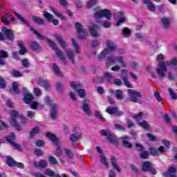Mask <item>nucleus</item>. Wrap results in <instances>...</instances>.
Instances as JSON below:
<instances>
[{
	"label": "nucleus",
	"mask_w": 177,
	"mask_h": 177,
	"mask_svg": "<svg viewBox=\"0 0 177 177\" xmlns=\"http://www.w3.org/2000/svg\"><path fill=\"white\" fill-rule=\"evenodd\" d=\"M39 133H41V129H39V127L36 126L32 129L29 133V135L30 138H34L35 135H39Z\"/></svg>",
	"instance_id": "nucleus-32"
},
{
	"label": "nucleus",
	"mask_w": 177,
	"mask_h": 177,
	"mask_svg": "<svg viewBox=\"0 0 177 177\" xmlns=\"http://www.w3.org/2000/svg\"><path fill=\"white\" fill-rule=\"evenodd\" d=\"M82 138V133H75L74 134H71L70 136V140L73 142V143H75L80 140Z\"/></svg>",
	"instance_id": "nucleus-26"
},
{
	"label": "nucleus",
	"mask_w": 177,
	"mask_h": 177,
	"mask_svg": "<svg viewBox=\"0 0 177 177\" xmlns=\"http://www.w3.org/2000/svg\"><path fill=\"white\" fill-rule=\"evenodd\" d=\"M142 171L149 172L151 175H157V170L153 168L151 162L149 161H145L142 162Z\"/></svg>",
	"instance_id": "nucleus-10"
},
{
	"label": "nucleus",
	"mask_w": 177,
	"mask_h": 177,
	"mask_svg": "<svg viewBox=\"0 0 177 177\" xmlns=\"http://www.w3.org/2000/svg\"><path fill=\"white\" fill-rule=\"evenodd\" d=\"M30 30L37 36V38L41 39V41H46L47 44L49 45L50 48L53 49V50H55L57 56L59 57L60 60H62L63 64L64 66H67V61H66V57L62 52L59 48H57V44L55 43L53 41L50 40L48 37L41 35V33L38 32L33 27H30Z\"/></svg>",
	"instance_id": "nucleus-1"
},
{
	"label": "nucleus",
	"mask_w": 177,
	"mask_h": 177,
	"mask_svg": "<svg viewBox=\"0 0 177 177\" xmlns=\"http://www.w3.org/2000/svg\"><path fill=\"white\" fill-rule=\"evenodd\" d=\"M12 77L14 78H20V77H23V73L19 71H13Z\"/></svg>",
	"instance_id": "nucleus-54"
},
{
	"label": "nucleus",
	"mask_w": 177,
	"mask_h": 177,
	"mask_svg": "<svg viewBox=\"0 0 177 177\" xmlns=\"http://www.w3.org/2000/svg\"><path fill=\"white\" fill-rule=\"evenodd\" d=\"M16 160L12 156L7 157V160L6 161V164L8 165V167H16Z\"/></svg>",
	"instance_id": "nucleus-34"
},
{
	"label": "nucleus",
	"mask_w": 177,
	"mask_h": 177,
	"mask_svg": "<svg viewBox=\"0 0 177 177\" xmlns=\"http://www.w3.org/2000/svg\"><path fill=\"white\" fill-rule=\"evenodd\" d=\"M167 66H171V62H159V68L156 69V73L160 80H165V73L168 71V68Z\"/></svg>",
	"instance_id": "nucleus-5"
},
{
	"label": "nucleus",
	"mask_w": 177,
	"mask_h": 177,
	"mask_svg": "<svg viewBox=\"0 0 177 177\" xmlns=\"http://www.w3.org/2000/svg\"><path fill=\"white\" fill-rule=\"evenodd\" d=\"M2 32H0V41H5L6 39L13 42L15 41V32L12 29L6 28V27L1 28Z\"/></svg>",
	"instance_id": "nucleus-4"
},
{
	"label": "nucleus",
	"mask_w": 177,
	"mask_h": 177,
	"mask_svg": "<svg viewBox=\"0 0 177 177\" xmlns=\"http://www.w3.org/2000/svg\"><path fill=\"white\" fill-rule=\"evenodd\" d=\"M96 150L100 153V158L102 164L106 167V168H109V162H107V158L104 156L103 151H102V148L100 147H97Z\"/></svg>",
	"instance_id": "nucleus-16"
},
{
	"label": "nucleus",
	"mask_w": 177,
	"mask_h": 177,
	"mask_svg": "<svg viewBox=\"0 0 177 177\" xmlns=\"http://www.w3.org/2000/svg\"><path fill=\"white\" fill-rule=\"evenodd\" d=\"M82 110L87 115H91V108L88 103L84 102L82 106Z\"/></svg>",
	"instance_id": "nucleus-36"
},
{
	"label": "nucleus",
	"mask_w": 177,
	"mask_h": 177,
	"mask_svg": "<svg viewBox=\"0 0 177 177\" xmlns=\"http://www.w3.org/2000/svg\"><path fill=\"white\" fill-rule=\"evenodd\" d=\"M116 60H118V62H119V63L121 64L122 67H125V66H127V64H125V62H124V58L122 56L116 57Z\"/></svg>",
	"instance_id": "nucleus-61"
},
{
	"label": "nucleus",
	"mask_w": 177,
	"mask_h": 177,
	"mask_svg": "<svg viewBox=\"0 0 177 177\" xmlns=\"http://www.w3.org/2000/svg\"><path fill=\"white\" fill-rule=\"evenodd\" d=\"M21 63L25 68H28L31 64H30V60L27 58L21 59Z\"/></svg>",
	"instance_id": "nucleus-44"
},
{
	"label": "nucleus",
	"mask_w": 177,
	"mask_h": 177,
	"mask_svg": "<svg viewBox=\"0 0 177 177\" xmlns=\"http://www.w3.org/2000/svg\"><path fill=\"white\" fill-rule=\"evenodd\" d=\"M116 57L114 55H111L106 58V64H115Z\"/></svg>",
	"instance_id": "nucleus-41"
},
{
	"label": "nucleus",
	"mask_w": 177,
	"mask_h": 177,
	"mask_svg": "<svg viewBox=\"0 0 177 177\" xmlns=\"http://www.w3.org/2000/svg\"><path fill=\"white\" fill-rule=\"evenodd\" d=\"M71 42L73 45L74 48L75 49L76 53H80V45H78V43H77V41L74 39H71Z\"/></svg>",
	"instance_id": "nucleus-47"
},
{
	"label": "nucleus",
	"mask_w": 177,
	"mask_h": 177,
	"mask_svg": "<svg viewBox=\"0 0 177 177\" xmlns=\"http://www.w3.org/2000/svg\"><path fill=\"white\" fill-rule=\"evenodd\" d=\"M27 117L28 118H30L31 120L35 118V112L31 111H28L27 112Z\"/></svg>",
	"instance_id": "nucleus-64"
},
{
	"label": "nucleus",
	"mask_w": 177,
	"mask_h": 177,
	"mask_svg": "<svg viewBox=\"0 0 177 177\" xmlns=\"http://www.w3.org/2000/svg\"><path fill=\"white\" fill-rule=\"evenodd\" d=\"M75 27L77 33V39H80V41L86 39L88 37V32L84 29V25L81 24L80 22H75Z\"/></svg>",
	"instance_id": "nucleus-7"
},
{
	"label": "nucleus",
	"mask_w": 177,
	"mask_h": 177,
	"mask_svg": "<svg viewBox=\"0 0 177 177\" xmlns=\"http://www.w3.org/2000/svg\"><path fill=\"white\" fill-rule=\"evenodd\" d=\"M34 165L37 168H46L48 167V162L45 159H41L38 163L35 162Z\"/></svg>",
	"instance_id": "nucleus-30"
},
{
	"label": "nucleus",
	"mask_w": 177,
	"mask_h": 177,
	"mask_svg": "<svg viewBox=\"0 0 177 177\" xmlns=\"http://www.w3.org/2000/svg\"><path fill=\"white\" fill-rule=\"evenodd\" d=\"M176 174H177V168L176 167H169L167 173L165 174V176L176 177Z\"/></svg>",
	"instance_id": "nucleus-23"
},
{
	"label": "nucleus",
	"mask_w": 177,
	"mask_h": 177,
	"mask_svg": "<svg viewBox=\"0 0 177 177\" xmlns=\"http://www.w3.org/2000/svg\"><path fill=\"white\" fill-rule=\"evenodd\" d=\"M169 93L171 97V99H173L174 100H176L177 99V95L176 93L174 92V90H172V88H169Z\"/></svg>",
	"instance_id": "nucleus-56"
},
{
	"label": "nucleus",
	"mask_w": 177,
	"mask_h": 177,
	"mask_svg": "<svg viewBox=\"0 0 177 177\" xmlns=\"http://www.w3.org/2000/svg\"><path fill=\"white\" fill-rule=\"evenodd\" d=\"M147 8L150 12H156L157 10V8L155 7L154 4L152 2L149 3L147 4Z\"/></svg>",
	"instance_id": "nucleus-51"
},
{
	"label": "nucleus",
	"mask_w": 177,
	"mask_h": 177,
	"mask_svg": "<svg viewBox=\"0 0 177 177\" xmlns=\"http://www.w3.org/2000/svg\"><path fill=\"white\" fill-rule=\"evenodd\" d=\"M30 47L33 52H37V53H39V52L42 50V46H41L38 41H32L30 44Z\"/></svg>",
	"instance_id": "nucleus-21"
},
{
	"label": "nucleus",
	"mask_w": 177,
	"mask_h": 177,
	"mask_svg": "<svg viewBox=\"0 0 177 177\" xmlns=\"http://www.w3.org/2000/svg\"><path fill=\"white\" fill-rule=\"evenodd\" d=\"M167 149L163 146H160L158 149H156L154 147L149 148V153L151 156L154 157H158L160 156V153H166Z\"/></svg>",
	"instance_id": "nucleus-14"
},
{
	"label": "nucleus",
	"mask_w": 177,
	"mask_h": 177,
	"mask_svg": "<svg viewBox=\"0 0 177 177\" xmlns=\"http://www.w3.org/2000/svg\"><path fill=\"white\" fill-rule=\"evenodd\" d=\"M32 20L34 23H36V24H39V26H45L46 24L45 20L41 18V17H38L37 15L32 16Z\"/></svg>",
	"instance_id": "nucleus-24"
},
{
	"label": "nucleus",
	"mask_w": 177,
	"mask_h": 177,
	"mask_svg": "<svg viewBox=\"0 0 177 177\" xmlns=\"http://www.w3.org/2000/svg\"><path fill=\"white\" fill-rule=\"evenodd\" d=\"M129 140V137L128 136H126L122 138V144L124 147H126L127 149H131L132 148V143L128 142Z\"/></svg>",
	"instance_id": "nucleus-25"
},
{
	"label": "nucleus",
	"mask_w": 177,
	"mask_h": 177,
	"mask_svg": "<svg viewBox=\"0 0 177 177\" xmlns=\"http://www.w3.org/2000/svg\"><path fill=\"white\" fill-rule=\"evenodd\" d=\"M50 10H51V12H53L54 13V15H55V16H57V17H60V19L62 20H67V18L66 17V16L62 15L61 13H59V12H57V10H56V8L50 6L49 7Z\"/></svg>",
	"instance_id": "nucleus-33"
},
{
	"label": "nucleus",
	"mask_w": 177,
	"mask_h": 177,
	"mask_svg": "<svg viewBox=\"0 0 177 177\" xmlns=\"http://www.w3.org/2000/svg\"><path fill=\"white\" fill-rule=\"evenodd\" d=\"M53 70L55 74L56 75H57V77H63V73L59 68V66H57V64H55V63L53 64Z\"/></svg>",
	"instance_id": "nucleus-35"
},
{
	"label": "nucleus",
	"mask_w": 177,
	"mask_h": 177,
	"mask_svg": "<svg viewBox=\"0 0 177 177\" xmlns=\"http://www.w3.org/2000/svg\"><path fill=\"white\" fill-rule=\"evenodd\" d=\"M106 44V48H104V50L98 55L99 60H104V59H106V56L109 55V50L110 52H115V50H117V48H118L117 44L111 40H107Z\"/></svg>",
	"instance_id": "nucleus-3"
},
{
	"label": "nucleus",
	"mask_w": 177,
	"mask_h": 177,
	"mask_svg": "<svg viewBox=\"0 0 177 177\" xmlns=\"http://www.w3.org/2000/svg\"><path fill=\"white\" fill-rule=\"evenodd\" d=\"M133 118L137 122H140L142 120H143V112H140L135 115Z\"/></svg>",
	"instance_id": "nucleus-42"
},
{
	"label": "nucleus",
	"mask_w": 177,
	"mask_h": 177,
	"mask_svg": "<svg viewBox=\"0 0 177 177\" xmlns=\"http://www.w3.org/2000/svg\"><path fill=\"white\" fill-rule=\"evenodd\" d=\"M66 56H68L69 60L72 62L73 64L75 63V60L74 59V53H73V51L71 50V49L67 50Z\"/></svg>",
	"instance_id": "nucleus-39"
},
{
	"label": "nucleus",
	"mask_w": 177,
	"mask_h": 177,
	"mask_svg": "<svg viewBox=\"0 0 177 177\" xmlns=\"http://www.w3.org/2000/svg\"><path fill=\"white\" fill-rule=\"evenodd\" d=\"M34 100V95L31 93H27L24 95V101L26 104H30Z\"/></svg>",
	"instance_id": "nucleus-31"
},
{
	"label": "nucleus",
	"mask_w": 177,
	"mask_h": 177,
	"mask_svg": "<svg viewBox=\"0 0 177 177\" xmlns=\"http://www.w3.org/2000/svg\"><path fill=\"white\" fill-rule=\"evenodd\" d=\"M122 80L124 85H126V86H127V88H132V85H131V83H129L128 76L122 77Z\"/></svg>",
	"instance_id": "nucleus-50"
},
{
	"label": "nucleus",
	"mask_w": 177,
	"mask_h": 177,
	"mask_svg": "<svg viewBox=\"0 0 177 177\" xmlns=\"http://www.w3.org/2000/svg\"><path fill=\"white\" fill-rule=\"evenodd\" d=\"M113 78L114 77L113 76V75H111V73H105L103 77H99L98 82H100V84H102L104 82V80H106V82H111Z\"/></svg>",
	"instance_id": "nucleus-18"
},
{
	"label": "nucleus",
	"mask_w": 177,
	"mask_h": 177,
	"mask_svg": "<svg viewBox=\"0 0 177 177\" xmlns=\"http://www.w3.org/2000/svg\"><path fill=\"white\" fill-rule=\"evenodd\" d=\"M54 37L57 41V42L59 44L60 46L65 49V48L67 46V44L66 43V41H64L62 37L59 35H55Z\"/></svg>",
	"instance_id": "nucleus-29"
},
{
	"label": "nucleus",
	"mask_w": 177,
	"mask_h": 177,
	"mask_svg": "<svg viewBox=\"0 0 177 177\" xmlns=\"http://www.w3.org/2000/svg\"><path fill=\"white\" fill-rule=\"evenodd\" d=\"M6 88V81H5V78H0V89H5Z\"/></svg>",
	"instance_id": "nucleus-57"
},
{
	"label": "nucleus",
	"mask_w": 177,
	"mask_h": 177,
	"mask_svg": "<svg viewBox=\"0 0 177 177\" xmlns=\"http://www.w3.org/2000/svg\"><path fill=\"white\" fill-rule=\"evenodd\" d=\"M50 117L52 120H56L57 117V104H53L51 106Z\"/></svg>",
	"instance_id": "nucleus-28"
},
{
	"label": "nucleus",
	"mask_w": 177,
	"mask_h": 177,
	"mask_svg": "<svg viewBox=\"0 0 177 177\" xmlns=\"http://www.w3.org/2000/svg\"><path fill=\"white\" fill-rule=\"evenodd\" d=\"M10 115L11 118L10 122L11 125H12V127L15 128V129L19 132L21 131L23 129L21 128V126L19 123H17V120H16V119L19 117V112L14 109L11 111Z\"/></svg>",
	"instance_id": "nucleus-9"
},
{
	"label": "nucleus",
	"mask_w": 177,
	"mask_h": 177,
	"mask_svg": "<svg viewBox=\"0 0 177 177\" xmlns=\"http://www.w3.org/2000/svg\"><path fill=\"white\" fill-rule=\"evenodd\" d=\"M100 133L101 136H106L109 143H113V145H118V138H117V136L113 134L110 130L102 129L100 131Z\"/></svg>",
	"instance_id": "nucleus-6"
},
{
	"label": "nucleus",
	"mask_w": 177,
	"mask_h": 177,
	"mask_svg": "<svg viewBox=\"0 0 177 177\" xmlns=\"http://www.w3.org/2000/svg\"><path fill=\"white\" fill-rule=\"evenodd\" d=\"M115 97L118 99V100H122V99H124V93H122V91L116 90Z\"/></svg>",
	"instance_id": "nucleus-48"
},
{
	"label": "nucleus",
	"mask_w": 177,
	"mask_h": 177,
	"mask_svg": "<svg viewBox=\"0 0 177 177\" xmlns=\"http://www.w3.org/2000/svg\"><path fill=\"white\" fill-rule=\"evenodd\" d=\"M15 16L17 17V19L19 20H20V21H21L22 23H24V24H26L28 27H30V23L27 21V20L26 19H24V17H23L21 15H20V14H19L18 12H14Z\"/></svg>",
	"instance_id": "nucleus-37"
},
{
	"label": "nucleus",
	"mask_w": 177,
	"mask_h": 177,
	"mask_svg": "<svg viewBox=\"0 0 177 177\" xmlns=\"http://www.w3.org/2000/svg\"><path fill=\"white\" fill-rule=\"evenodd\" d=\"M48 162L51 165H59V161L56 160V158L53 156H50L48 157Z\"/></svg>",
	"instance_id": "nucleus-43"
},
{
	"label": "nucleus",
	"mask_w": 177,
	"mask_h": 177,
	"mask_svg": "<svg viewBox=\"0 0 177 177\" xmlns=\"http://www.w3.org/2000/svg\"><path fill=\"white\" fill-rule=\"evenodd\" d=\"M117 160H118V158L114 156L111 157V166L113 167V169L117 171V172L121 174V168H120V166H118V164H117Z\"/></svg>",
	"instance_id": "nucleus-22"
},
{
	"label": "nucleus",
	"mask_w": 177,
	"mask_h": 177,
	"mask_svg": "<svg viewBox=\"0 0 177 177\" xmlns=\"http://www.w3.org/2000/svg\"><path fill=\"white\" fill-rule=\"evenodd\" d=\"M153 96L158 102H162V97H161V95L160 94V92L157 91H154Z\"/></svg>",
	"instance_id": "nucleus-53"
},
{
	"label": "nucleus",
	"mask_w": 177,
	"mask_h": 177,
	"mask_svg": "<svg viewBox=\"0 0 177 177\" xmlns=\"http://www.w3.org/2000/svg\"><path fill=\"white\" fill-rule=\"evenodd\" d=\"M56 88H57V90L61 93L63 92V88H64V86H63V83L62 82H57L56 84Z\"/></svg>",
	"instance_id": "nucleus-59"
},
{
	"label": "nucleus",
	"mask_w": 177,
	"mask_h": 177,
	"mask_svg": "<svg viewBox=\"0 0 177 177\" xmlns=\"http://www.w3.org/2000/svg\"><path fill=\"white\" fill-rule=\"evenodd\" d=\"M12 91L14 93H15V95H18V93H19V84H17V82H14L12 84Z\"/></svg>",
	"instance_id": "nucleus-49"
},
{
	"label": "nucleus",
	"mask_w": 177,
	"mask_h": 177,
	"mask_svg": "<svg viewBox=\"0 0 177 177\" xmlns=\"http://www.w3.org/2000/svg\"><path fill=\"white\" fill-rule=\"evenodd\" d=\"M35 154L37 157H41V156H44V152L42 151V150H41V149H39L38 148H36L35 149Z\"/></svg>",
	"instance_id": "nucleus-63"
},
{
	"label": "nucleus",
	"mask_w": 177,
	"mask_h": 177,
	"mask_svg": "<svg viewBox=\"0 0 177 177\" xmlns=\"http://www.w3.org/2000/svg\"><path fill=\"white\" fill-rule=\"evenodd\" d=\"M106 112L111 115H115L118 117H121L124 115V112L120 111V109L118 106L109 107L106 109Z\"/></svg>",
	"instance_id": "nucleus-12"
},
{
	"label": "nucleus",
	"mask_w": 177,
	"mask_h": 177,
	"mask_svg": "<svg viewBox=\"0 0 177 177\" xmlns=\"http://www.w3.org/2000/svg\"><path fill=\"white\" fill-rule=\"evenodd\" d=\"M9 17H10L9 14H6L1 17V21L3 23V24H5V26H9V24H10V21H9Z\"/></svg>",
	"instance_id": "nucleus-38"
},
{
	"label": "nucleus",
	"mask_w": 177,
	"mask_h": 177,
	"mask_svg": "<svg viewBox=\"0 0 177 177\" xmlns=\"http://www.w3.org/2000/svg\"><path fill=\"white\" fill-rule=\"evenodd\" d=\"M100 28L96 25V24H93L92 26H88V31L92 35V37H94V38H96L99 37V33H97V30H99Z\"/></svg>",
	"instance_id": "nucleus-19"
},
{
	"label": "nucleus",
	"mask_w": 177,
	"mask_h": 177,
	"mask_svg": "<svg viewBox=\"0 0 177 177\" xmlns=\"http://www.w3.org/2000/svg\"><path fill=\"white\" fill-rule=\"evenodd\" d=\"M135 146L137 149V151H139L140 153H142L145 151V147L140 143H136Z\"/></svg>",
	"instance_id": "nucleus-55"
},
{
	"label": "nucleus",
	"mask_w": 177,
	"mask_h": 177,
	"mask_svg": "<svg viewBox=\"0 0 177 177\" xmlns=\"http://www.w3.org/2000/svg\"><path fill=\"white\" fill-rule=\"evenodd\" d=\"M80 97H81L82 99H84V97H85V90L82 89V88H79L77 91Z\"/></svg>",
	"instance_id": "nucleus-58"
},
{
	"label": "nucleus",
	"mask_w": 177,
	"mask_h": 177,
	"mask_svg": "<svg viewBox=\"0 0 177 177\" xmlns=\"http://www.w3.org/2000/svg\"><path fill=\"white\" fill-rule=\"evenodd\" d=\"M149 151L144 150L140 153V157L142 160H147L149 158Z\"/></svg>",
	"instance_id": "nucleus-46"
},
{
	"label": "nucleus",
	"mask_w": 177,
	"mask_h": 177,
	"mask_svg": "<svg viewBox=\"0 0 177 177\" xmlns=\"http://www.w3.org/2000/svg\"><path fill=\"white\" fill-rule=\"evenodd\" d=\"M37 84L40 86H44L46 91H48L50 88V82L48 80H44V77H39L37 79Z\"/></svg>",
	"instance_id": "nucleus-15"
},
{
	"label": "nucleus",
	"mask_w": 177,
	"mask_h": 177,
	"mask_svg": "<svg viewBox=\"0 0 177 177\" xmlns=\"http://www.w3.org/2000/svg\"><path fill=\"white\" fill-rule=\"evenodd\" d=\"M47 138H48L49 140L53 142L55 146H59V142H60V138L56 136V134H53L52 133L48 131L46 133Z\"/></svg>",
	"instance_id": "nucleus-17"
},
{
	"label": "nucleus",
	"mask_w": 177,
	"mask_h": 177,
	"mask_svg": "<svg viewBox=\"0 0 177 177\" xmlns=\"http://www.w3.org/2000/svg\"><path fill=\"white\" fill-rule=\"evenodd\" d=\"M70 86L73 89H80V88H82V84H76L75 82H71Z\"/></svg>",
	"instance_id": "nucleus-52"
},
{
	"label": "nucleus",
	"mask_w": 177,
	"mask_h": 177,
	"mask_svg": "<svg viewBox=\"0 0 177 177\" xmlns=\"http://www.w3.org/2000/svg\"><path fill=\"white\" fill-rule=\"evenodd\" d=\"M100 44H102L100 40L95 39L91 42V46H92V48H96V47L99 46L100 45Z\"/></svg>",
	"instance_id": "nucleus-60"
},
{
	"label": "nucleus",
	"mask_w": 177,
	"mask_h": 177,
	"mask_svg": "<svg viewBox=\"0 0 177 177\" xmlns=\"http://www.w3.org/2000/svg\"><path fill=\"white\" fill-rule=\"evenodd\" d=\"M97 5V0H89L87 2V8L88 9H91Z\"/></svg>",
	"instance_id": "nucleus-45"
},
{
	"label": "nucleus",
	"mask_w": 177,
	"mask_h": 177,
	"mask_svg": "<svg viewBox=\"0 0 177 177\" xmlns=\"http://www.w3.org/2000/svg\"><path fill=\"white\" fill-rule=\"evenodd\" d=\"M128 93L131 102L138 103V101L142 99V94L136 90L129 89Z\"/></svg>",
	"instance_id": "nucleus-11"
},
{
	"label": "nucleus",
	"mask_w": 177,
	"mask_h": 177,
	"mask_svg": "<svg viewBox=\"0 0 177 177\" xmlns=\"http://www.w3.org/2000/svg\"><path fill=\"white\" fill-rule=\"evenodd\" d=\"M9 57V53L6 51L5 50H0V66L3 67L5 64H6V62L3 59H8Z\"/></svg>",
	"instance_id": "nucleus-20"
},
{
	"label": "nucleus",
	"mask_w": 177,
	"mask_h": 177,
	"mask_svg": "<svg viewBox=\"0 0 177 177\" xmlns=\"http://www.w3.org/2000/svg\"><path fill=\"white\" fill-rule=\"evenodd\" d=\"M171 20L167 17H162L161 19V24L165 30L169 28Z\"/></svg>",
	"instance_id": "nucleus-27"
},
{
	"label": "nucleus",
	"mask_w": 177,
	"mask_h": 177,
	"mask_svg": "<svg viewBox=\"0 0 177 177\" xmlns=\"http://www.w3.org/2000/svg\"><path fill=\"white\" fill-rule=\"evenodd\" d=\"M138 125L144 129H146V131H149V129H150V125L146 120H143L142 122H138Z\"/></svg>",
	"instance_id": "nucleus-40"
},
{
	"label": "nucleus",
	"mask_w": 177,
	"mask_h": 177,
	"mask_svg": "<svg viewBox=\"0 0 177 177\" xmlns=\"http://www.w3.org/2000/svg\"><path fill=\"white\" fill-rule=\"evenodd\" d=\"M16 138H17V136L15 132H11L9 136H5L4 139L8 142V143H10V145L16 149L17 150H19V151H23V149L21 148V146H20L19 144L13 142L14 140H16Z\"/></svg>",
	"instance_id": "nucleus-8"
},
{
	"label": "nucleus",
	"mask_w": 177,
	"mask_h": 177,
	"mask_svg": "<svg viewBox=\"0 0 177 177\" xmlns=\"http://www.w3.org/2000/svg\"><path fill=\"white\" fill-rule=\"evenodd\" d=\"M44 17L49 23H53L54 26H59V20L57 19H55V16L53 15L48 12V11H44Z\"/></svg>",
	"instance_id": "nucleus-13"
},
{
	"label": "nucleus",
	"mask_w": 177,
	"mask_h": 177,
	"mask_svg": "<svg viewBox=\"0 0 177 177\" xmlns=\"http://www.w3.org/2000/svg\"><path fill=\"white\" fill-rule=\"evenodd\" d=\"M111 11L109 9L100 10L94 13V17L96 21H99L102 17H105L106 20L102 22V26L104 28H110L111 23L109 20H111Z\"/></svg>",
	"instance_id": "nucleus-2"
},
{
	"label": "nucleus",
	"mask_w": 177,
	"mask_h": 177,
	"mask_svg": "<svg viewBox=\"0 0 177 177\" xmlns=\"http://www.w3.org/2000/svg\"><path fill=\"white\" fill-rule=\"evenodd\" d=\"M65 153L69 158H74V153H73L71 150L66 149H65Z\"/></svg>",
	"instance_id": "nucleus-62"
}]
</instances>
